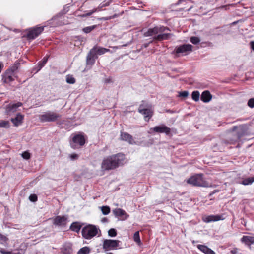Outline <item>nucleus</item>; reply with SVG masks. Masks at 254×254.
Returning a JSON list of instances; mask_svg holds the SVG:
<instances>
[{"label": "nucleus", "mask_w": 254, "mask_h": 254, "mask_svg": "<svg viewBox=\"0 0 254 254\" xmlns=\"http://www.w3.org/2000/svg\"><path fill=\"white\" fill-rule=\"evenodd\" d=\"M125 156L122 154H117L104 158L101 164V170L109 171L118 167L124 164Z\"/></svg>", "instance_id": "1"}, {"label": "nucleus", "mask_w": 254, "mask_h": 254, "mask_svg": "<svg viewBox=\"0 0 254 254\" xmlns=\"http://www.w3.org/2000/svg\"><path fill=\"white\" fill-rule=\"evenodd\" d=\"M187 183L193 186L211 187L212 186L203 178L202 174H196L190 177L188 180Z\"/></svg>", "instance_id": "2"}, {"label": "nucleus", "mask_w": 254, "mask_h": 254, "mask_svg": "<svg viewBox=\"0 0 254 254\" xmlns=\"http://www.w3.org/2000/svg\"><path fill=\"white\" fill-rule=\"evenodd\" d=\"M100 230L96 226L89 224L83 228L81 233L83 237L86 239H91L96 236Z\"/></svg>", "instance_id": "3"}, {"label": "nucleus", "mask_w": 254, "mask_h": 254, "mask_svg": "<svg viewBox=\"0 0 254 254\" xmlns=\"http://www.w3.org/2000/svg\"><path fill=\"white\" fill-rule=\"evenodd\" d=\"M85 143V138L83 133L77 134L73 135L72 139L70 142L71 147L75 149L78 146H83Z\"/></svg>", "instance_id": "4"}, {"label": "nucleus", "mask_w": 254, "mask_h": 254, "mask_svg": "<svg viewBox=\"0 0 254 254\" xmlns=\"http://www.w3.org/2000/svg\"><path fill=\"white\" fill-rule=\"evenodd\" d=\"M60 117V115L53 112H47L39 115V119L42 122H54Z\"/></svg>", "instance_id": "5"}, {"label": "nucleus", "mask_w": 254, "mask_h": 254, "mask_svg": "<svg viewBox=\"0 0 254 254\" xmlns=\"http://www.w3.org/2000/svg\"><path fill=\"white\" fill-rule=\"evenodd\" d=\"M166 31H170V30L168 28L164 26H156L152 28H149L147 32L144 33V35L146 37H154L157 35L159 33L164 32Z\"/></svg>", "instance_id": "6"}, {"label": "nucleus", "mask_w": 254, "mask_h": 254, "mask_svg": "<svg viewBox=\"0 0 254 254\" xmlns=\"http://www.w3.org/2000/svg\"><path fill=\"white\" fill-rule=\"evenodd\" d=\"M121 242L117 240L106 239L104 241L103 248L105 251L114 250L119 247Z\"/></svg>", "instance_id": "7"}, {"label": "nucleus", "mask_w": 254, "mask_h": 254, "mask_svg": "<svg viewBox=\"0 0 254 254\" xmlns=\"http://www.w3.org/2000/svg\"><path fill=\"white\" fill-rule=\"evenodd\" d=\"M193 46L190 44H183L175 47L174 52L177 54L188 55L192 51Z\"/></svg>", "instance_id": "8"}, {"label": "nucleus", "mask_w": 254, "mask_h": 254, "mask_svg": "<svg viewBox=\"0 0 254 254\" xmlns=\"http://www.w3.org/2000/svg\"><path fill=\"white\" fill-rule=\"evenodd\" d=\"M171 129L169 127H167L164 124L160 126H155L154 127L150 128L148 131V133L152 134L154 132L156 133H164L166 134H169L170 133Z\"/></svg>", "instance_id": "9"}, {"label": "nucleus", "mask_w": 254, "mask_h": 254, "mask_svg": "<svg viewBox=\"0 0 254 254\" xmlns=\"http://www.w3.org/2000/svg\"><path fill=\"white\" fill-rule=\"evenodd\" d=\"M43 30V27H35L29 29L27 32V37L29 39H34L38 36Z\"/></svg>", "instance_id": "10"}, {"label": "nucleus", "mask_w": 254, "mask_h": 254, "mask_svg": "<svg viewBox=\"0 0 254 254\" xmlns=\"http://www.w3.org/2000/svg\"><path fill=\"white\" fill-rule=\"evenodd\" d=\"M138 112L144 115L145 121H149L152 116L153 111L150 108H144L143 105H140L138 108Z\"/></svg>", "instance_id": "11"}, {"label": "nucleus", "mask_w": 254, "mask_h": 254, "mask_svg": "<svg viewBox=\"0 0 254 254\" xmlns=\"http://www.w3.org/2000/svg\"><path fill=\"white\" fill-rule=\"evenodd\" d=\"M223 215H204L202 217V220L205 223H210L212 222L218 221L221 220H224Z\"/></svg>", "instance_id": "12"}, {"label": "nucleus", "mask_w": 254, "mask_h": 254, "mask_svg": "<svg viewBox=\"0 0 254 254\" xmlns=\"http://www.w3.org/2000/svg\"><path fill=\"white\" fill-rule=\"evenodd\" d=\"M67 216H57L53 220V224L58 226H64L67 222Z\"/></svg>", "instance_id": "13"}, {"label": "nucleus", "mask_w": 254, "mask_h": 254, "mask_svg": "<svg viewBox=\"0 0 254 254\" xmlns=\"http://www.w3.org/2000/svg\"><path fill=\"white\" fill-rule=\"evenodd\" d=\"M113 212L116 217H120L122 220H126L129 217V215L122 209L116 208L113 210Z\"/></svg>", "instance_id": "14"}, {"label": "nucleus", "mask_w": 254, "mask_h": 254, "mask_svg": "<svg viewBox=\"0 0 254 254\" xmlns=\"http://www.w3.org/2000/svg\"><path fill=\"white\" fill-rule=\"evenodd\" d=\"M121 139L127 142L130 144H135L132 136L127 132H121Z\"/></svg>", "instance_id": "15"}, {"label": "nucleus", "mask_w": 254, "mask_h": 254, "mask_svg": "<svg viewBox=\"0 0 254 254\" xmlns=\"http://www.w3.org/2000/svg\"><path fill=\"white\" fill-rule=\"evenodd\" d=\"M22 105V103L17 102L15 104H10L6 108V112L8 114H11L17 111V109Z\"/></svg>", "instance_id": "16"}, {"label": "nucleus", "mask_w": 254, "mask_h": 254, "mask_svg": "<svg viewBox=\"0 0 254 254\" xmlns=\"http://www.w3.org/2000/svg\"><path fill=\"white\" fill-rule=\"evenodd\" d=\"M164 32H160L159 33V34L153 37V39L154 40H157V41H162L164 40H167L171 36V34L170 33H167Z\"/></svg>", "instance_id": "17"}, {"label": "nucleus", "mask_w": 254, "mask_h": 254, "mask_svg": "<svg viewBox=\"0 0 254 254\" xmlns=\"http://www.w3.org/2000/svg\"><path fill=\"white\" fill-rule=\"evenodd\" d=\"M24 116L20 114H18L14 118H12L11 121L15 126H18L21 125L23 120Z\"/></svg>", "instance_id": "18"}, {"label": "nucleus", "mask_w": 254, "mask_h": 254, "mask_svg": "<svg viewBox=\"0 0 254 254\" xmlns=\"http://www.w3.org/2000/svg\"><path fill=\"white\" fill-rule=\"evenodd\" d=\"M241 240L242 243L249 246L254 243V237L252 236H244Z\"/></svg>", "instance_id": "19"}, {"label": "nucleus", "mask_w": 254, "mask_h": 254, "mask_svg": "<svg viewBox=\"0 0 254 254\" xmlns=\"http://www.w3.org/2000/svg\"><path fill=\"white\" fill-rule=\"evenodd\" d=\"M197 248L204 253L205 254H214V252L209 248L207 246L203 245H198L197 246Z\"/></svg>", "instance_id": "20"}, {"label": "nucleus", "mask_w": 254, "mask_h": 254, "mask_svg": "<svg viewBox=\"0 0 254 254\" xmlns=\"http://www.w3.org/2000/svg\"><path fill=\"white\" fill-rule=\"evenodd\" d=\"M212 98V96L208 91H204L201 96V100L205 103L209 102Z\"/></svg>", "instance_id": "21"}, {"label": "nucleus", "mask_w": 254, "mask_h": 254, "mask_svg": "<svg viewBox=\"0 0 254 254\" xmlns=\"http://www.w3.org/2000/svg\"><path fill=\"white\" fill-rule=\"evenodd\" d=\"M109 5V3H106L105 4H102L101 3L99 6L97 7V8H94V9L92 10L91 11H90L89 12H88L86 14H84L82 15L83 17H85V16H90L91 14H92L93 13L95 12H97V11H100L101 9L104 7H105V6H107Z\"/></svg>", "instance_id": "22"}, {"label": "nucleus", "mask_w": 254, "mask_h": 254, "mask_svg": "<svg viewBox=\"0 0 254 254\" xmlns=\"http://www.w3.org/2000/svg\"><path fill=\"white\" fill-rule=\"evenodd\" d=\"M62 252L64 254H71L72 252L71 245L65 244L62 248Z\"/></svg>", "instance_id": "23"}, {"label": "nucleus", "mask_w": 254, "mask_h": 254, "mask_svg": "<svg viewBox=\"0 0 254 254\" xmlns=\"http://www.w3.org/2000/svg\"><path fill=\"white\" fill-rule=\"evenodd\" d=\"M95 50V48H93L89 53V54L88 55L87 57V64H91L92 65L94 64L95 62V59L94 58V55H92V53L94 52Z\"/></svg>", "instance_id": "24"}, {"label": "nucleus", "mask_w": 254, "mask_h": 254, "mask_svg": "<svg viewBox=\"0 0 254 254\" xmlns=\"http://www.w3.org/2000/svg\"><path fill=\"white\" fill-rule=\"evenodd\" d=\"M81 226L78 222H73L71 224L70 228V229L74 232H78L81 229Z\"/></svg>", "instance_id": "25"}, {"label": "nucleus", "mask_w": 254, "mask_h": 254, "mask_svg": "<svg viewBox=\"0 0 254 254\" xmlns=\"http://www.w3.org/2000/svg\"><path fill=\"white\" fill-rule=\"evenodd\" d=\"M254 182V177L246 178L241 183L244 185H249L252 184Z\"/></svg>", "instance_id": "26"}, {"label": "nucleus", "mask_w": 254, "mask_h": 254, "mask_svg": "<svg viewBox=\"0 0 254 254\" xmlns=\"http://www.w3.org/2000/svg\"><path fill=\"white\" fill-rule=\"evenodd\" d=\"M133 240L138 245L141 244V240L139 231H136L134 233L133 235Z\"/></svg>", "instance_id": "27"}, {"label": "nucleus", "mask_w": 254, "mask_h": 254, "mask_svg": "<svg viewBox=\"0 0 254 254\" xmlns=\"http://www.w3.org/2000/svg\"><path fill=\"white\" fill-rule=\"evenodd\" d=\"M90 250L88 247H84L82 248L78 252L77 254H88L90 253Z\"/></svg>", "instance_id": "28"}, {"label": "nucleus", "mask_w": 254, "mask_h": 254, "mask_svg": "<svg viewBox=\"0 0 254 254\" xmlns=\"http://www.w3.org/2000/svg\"><path fill=\"white\" fill-rule=\"evenodd\" d=\"M192 99L197 102L199 101V97H200V94L199 92L198 91H194L192 92L191 94Z\"/></svg>", "instance_id": "29"}, {"label": "nucleus", "mask_w": 254, "mask_h": 254, "mask_svg": "<svg viewBox=\"0 0 254 254\" xmlns=\"http://www.w3.org/2000/svg\"><path fill=\"white\" fill-rule=\"evenodd\" d=\"M10 127L9 122L5 120L0 121V127L9 128Z\"/></svg>", "instance_id": "30"}, {"label": "nucleus", "mask_w": 254, "mask_h": 254, "mask_svg": "<svg viewBox=\"0 0 254 254\" xmlns=\"http://www.w3.org/2000/svg\"><path fill=\"white\" fill-rule=\"evenodd\" d=\"M96 27H97L96 25H92V26H88V27L84 28L82 30L85 33H89L90 32H91L92 30H93Z\"/></svg>", "instance_id": "31"}, {"label": "nucleus", "mask_w": 254, "mask_h": 254, "mask_svg": "<svg viewBox=\"0 0 254 254\" xmlns=\"http://www.w3.org/2000/svg\"><path fill=\"white\" fill-rule=\"evenodd\" d=\"M66 81L69 84H74L75 82V78L71 75H67L66 76Z\"/></svg>", "instance_id": "32"}, {"label": "nucleus", "mask_w": 254, "mask_h": 254, "mask_svg": "<svg viewBox=\"0 0 254 254\" xmlns=\"http://www.w3.org/2000/svg\"><path fill=\"white\" fill-rule=\"evenodd\" d=\"M48 59V57L46 56L44 57L42 61L40 62L38 64V66L39 67V70L41 69L46 64Z\"/></svg>", "instance_id": "33"}, {"label": "nucleus", "mask_w": 254, "mask_h": 254, "mask_svg": "<svg viewBox=\"0 0 254 254\" xmlns=\"http://www.w3.org/2000/svg\"><path fill=\"white\" fill-rule=\"evenodd\" d=\"M101 211L104 215H107L110 212V208L108 206H103L101 207Z\"/></svg>", "instance_id": "34"}, {"label": "nucleus", "mask_w": 254, "mask_h": 254, "mask_svg": "<svg viewBox=\"0 0 254 254\" xmlns=\"http://www.w3.org/2000/svg\"><path fill=\"white\" fill-rule=\"evenodd\" d=\"M8 239L5 235L0 233V243L5 244L8 241Z\"/></svg>", "instance_id": "35"}, {"label": "nucleus", "mask_w": 254, "mask_h": 254, "mask_svg": "<svg viewBox=\"0 0 254 254\" xmlns=\"http://www.w3.org/2000/svg\"><path fill=\"white\" fill-rule=\"evenodd\" d=\"M190 41L193 44H197L200 42V40L198 37L192 36L190 38Z\"/></svg>", "instance_id": "36"}, {"label": "nucleus", "mask_w": 254, "mask_h": 254, "mask_svg": "<svg viewBox=\"0 0 254 254\" xmlns=\"http://www.w3.org/2000/svg\"><path fill=\"white\" fill-rule=\"evenodd\" d=\"M108 51H109V49H106V48H99L97 50L96 53H97V54H98L99 55H102Z\"/></svg>", "instance_id": "37"}, {"label": "nucleus", "mask_w": 254, "mask_h": 254, "mask_svg": "<svg viewBox=\"0 0 254 254\" xmlns=\"http://www.w3.org/2000/svg\"><path fill=\"white\" fill-rule=\"evenodd\" d=\"M108 235L111 237H115L117 235L116 230L114 228L110 229L108 231Z\"/></svg>", "instance_id": "38"}, {"label": "nucleus", "mask_w": 254, "mask_h": 254, "mask_svg": "<svg viewBox=\"0 0 254 254\" xmlns=\"http://www.w3.org/2000/svg\"><path fill=\"white\" fill-rule=\"evenodd\" d=\"M247 104L250 108H254V98L250 99L248 101Z\"/></svg>", "instance_id": "39"}, {"label": "nucleus", "mask_w": 254, "mask_h": 254, "mask_svg": "<svg viewBox=\"0 0 254 254\" xmlns=\"http://www.w3.org/2000/svg\"><path fill=\"white\" fill-rule=\"evenodd\" d=\"M22 157L25 159H29L30 158V153L28 151H24L22 154Z\"/></svg>", "instance_id": "40"}, {"label": "nucleus", "mask_w": 254, "mask_h": 254, "mask_svg": "<svg viewBox=\"0 0 254 254\" xmlns=\"http://www.w3.org/2000/svg\"><path fill=\"white\" fill-rule=\"evenodd\" d=\"M189 95V92L187 91H184L183 92H179V96L182 97L184 98L187 97Z\"/></svg>", "instance_id": "41"}, {"label": "nucleus", "mask_w": 254, "mask_h": 254, "mask_svg": "<svg viewBox=\"0 0 254 254\" xmlns=\"http://www.w3.org/2000/svg\"><path fill=\"white\" fill-rule=\"evenodd\" d=\"M29 200L32 202H35L37 200V196L35 194H31L30 195Z\"/></svg>", "instance_id": "42"}, {"label": "nucleus", "mask_w": 254, "mask_h": 254, "mask_svg": "<svg viewBox=\"0 0 254 254\" xmlns=\"http://www.w3.org/2000/svg\"><path fill=\"white\" fill-rule=\"evenodd\" d=\"M0 252L2 254H19V253H17V254H13L12 253H11V252H9V251H6L4 249H0Z\"/></svg>", "instance_id": "43"}, {"label": "nucleus", "mask_w": 254, "mask_h": 254, "mask_svg": "<svg viewBox=\"0 0 254 254\" xmlns=\"http://www.w3.org/2000/svg\"><path fill=\"white\" fill-rule=\"evenodd\" d=\"M70 158L71 160H76L78 158V155L76 154H72L70 155Z\"/></svg>", "instance_id": "44"}, {"label": "nucleus", "mask_w": 254, "mask_h": 254, "mask_svg": "<svg viewBox=\"0 0 254 254\" xmlns=\"http://www.w3.org/2000/svg\"><path fill=\"white\" fill-rule=\"evenodd\" d=\"M5 81H11L13 80V78L11 76H8L5 79Z\"/></svg>", "instance_id": "45"}, {"label": "nucleus", "mask_w": 254, "mask_h": 254, "mask_svg": "<svg viewBox=\"0 0 254 254\" xmlns=\"http://www.w3.org/2000/svg\"><path fill=\"white\" fill-rule=\"evenodd\" d=\"M250 46H251V48L253 51H254V41H251V42L250 43Z\"/></svg>", "instance_id": "46"}, {"label": "nucleus", "mask_w": 254, "mask_h": 254, "mask_svg": "<svg viewBox=\"0 0 254 254\" xmlns=\"http://www.w3.org/2000/svg\"><path fill=\"white\" fill-rule=\"evenodd\" d=\"M4 67L3 64L2 62H0V73H1L3 68Z\"/></svg>", "instance_id": "47"}, {"label": "nucleus", "mask_w": 254, "mask_h": 254, "mask_svg": "<svg viewBox=\"0 0 254 254\" xmlns=\"http://www.w3.org/2000/svg\"><path fill=\"white\" fill-rule=\"evenodd\" d=\"M107 221V218H103V219L102 220V222H106Z\"/></svg>", "instance_id": "48"}, {"label": "nucleus", "mask_w": 254, "mask_h": 254, "mask_svg": "<svg viewBox=\"0 0 254 254\" xmlns=\"http://www.w3.org/2000/svg\"><path fill=\"white\" fill-rule=\"evenodd\" d=\"M218 190H214L212 192V194H214L215 192H218Z\"/></svg>", "instance_id": "49"}, {"label": "nucleus", "mask_w": 254, "mask_h": 254, "mask_svg": "<svg viewBox=\"0 0 254 254\" xmlns=\"http://www.w3.org/2000/svg\"><path fill=\"white\" fill-rule=\"evenodd\" d=\"M237 127H234L233 128V131H234L235 130V129H236Z\"/></svg>", "instance_id": "50"}]
</instances>
